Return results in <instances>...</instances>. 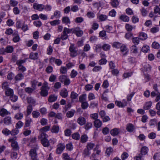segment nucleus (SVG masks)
Returning <instances> with one entry per match:
<instances>
[{
	"label": "nucleus",
	"mask_w": 160,
	"mask_h": 160,
	"mask_svg": "<svg viewBox=\"0 0 160 160\" xmlns=\"http://www.w3.org/2000/svg\"><path fill=\"white\" fill-rule=\"evenodd\" d=\"M50 88L48 86V83L45 82L41 88L40 94L42 96L45 97L48 95V91Z\"/></svg>",
	"instance_id": "f257e3e1"
},
{
	"label": "nucleus",
	"mask_w": 160,
	"mask_h": 160,
	"mask_svg": "<svg viewBox=\"0 0 160 160\" xmlns=\"http://www.w3.org/2000/svg\"><path fill=\"white\" fill-rule=\"evenodd\" d=\"M16 137H15L13 138H10L8 140V142L11 143V145L13 149L16 150L19 149L18 143L16 141Z\"/></svg>",
	"instance_id": "f03ea898"
},
{
	"label": "nucleus",
	"mask_w": 160,
	"mask_h": 160,
	"mask_svg": "<svg viewBox=\"0 0 160 160\" xmlns=\"http://www.w3.org/2000/svg\"><path fill=\"white\" fill-rule=\"evenodd\" d=\"M69 50L70 51V55L72 57H76L78 54L77 51L76 50V48L74 47V45L71 44L69 47Z\"/></svg>",
	"instance_id": "7ed1b4c3"
},
{
	"label": "nucleus",
	"mask_w": 160,
	"mask_h": 160,
	"mask_svg": "<svg viewBox=\"0 0 160 160\" xmlns=\"http://www.w3.org/2000/svg\"><path fill=\"white\" fill-rule=\"evenodd\" d=\"M30 156L32 160H38L37 159V154L35 148L32 149L29 152Z\"/></svg>",
	"instance_id": "20e7f679"
},
{
	"label": "nucleus",
	"mask_w": 160,
	"mask_h": 160,
	"mask_svg": "<svg viewBox=\"0 0 160 160\" xmlns=\"http://www.w3.org/2000/svg\"><path fill=\"white\" fill-rule=\"evenodd\" d=\"M57 149L56 151V152L57 154H60L65 148V145L60 143L57 146Z\"/></svg>",
	"instance_id": "39448f33"
},
{
	"label": "nucleus",
	"mask_w": 160,
	"mask_h": 160,
	"mask_svg": "<svg viewBox=\"0 0 160 160\" xmlns=\"http://www.w3.org/2000/svg\"><path fill=\"white\" fill-rule=\"evenodd\" d=\"M33 8L38 10L39 11H42L44 8V5L42 4H38L37 3H35L33 5Z\"/></svg>",
	"instance_id": "423d86ee"
},
{
	"label": "nucleus",
	"mask_w": 160,
	"mask_h": 160,
	"mask_svg": "<svg viewBox=\"0 0 160 160\" xmlns=\"http://www.w3.org/2000/svg\"><path fill=\"white\" fill-rule=\"evenodd\" d=\"M77 122L80 126H82L86 123V120L84 117L80 116L78 118Z\"/></svg>",
	"instance_id": "0eeeda50"
},
{
	"label": "nucleus",
	"mask_w": 160,
	"mask_h": 160,
	"mask_svg": "<svg viewBox=\"0 0 160 160\" xmlns=\"http://www.w3.org/2000/svg\"><path fill=\"white\" fill-rule=\"evenodd\" d=\"M120 131L119 129L115 128L112 129L110 131V133L112 136H115L118 135L120 133Z\"/></svg>",
	"instance_id": "6e6552de"
},
{
	"label": "nucleus",
	"mask_w": 160,
	"mask_h": 160,
	"mask_svg": "<svg viewBox=\"0 0 160 160\" xmlns=\"http://www.w3.org/2000/svg\"><path fill=\"white\" fill-rule=\"evenodd\" d=\"M120 50L123 55H126L128 52V50L127 46L124 45H122L121 46Z\"/></svg>",
	"instance_id": "1a4fd4ad"
},
{
	"label": "nucleus",
	"mask_w": 160,
	"mask_h": 160,
	"mask_svg": "<svg viewBox=\"0 0 160 160\" xmlns=\"http://www.w3.org/2000/svg\"><path fill=\"white\" fill-rule=\"evenodd\" d=\"M60 94L62 97L65 98L68 96V92L66 89L64 88L61 90Z\"/></svg>",
	"instance_id": "9d476101"
},
{
	"label": "nucleus",
	"mask_w": 160,
	"mask_h": 160,
	"mask_svg": "<svg viewBox=\"0 0 160 160\" xmlns=\"http://www.w3.org/2000/svg\"><path fill=\"white\" fill-rule=\"evenodd\" d=\"M148 149L147 147L145 146L143 147L141 149L140 153V154H141L142 156L145 155L148 153Z\"/></svg>",
	"instance_id": "9b49d317"
},
{
	"label": "nucleus",
	"mask_w": 160,
	"mask_h": 160,
	"mask_svg": "<svg viewBox=\"0 0 160 160\" xmlns=\"http://www.w3.org/2000/svg\"><path fill=\"white\" fill-rule=\"evenodd\" d=\"M135 129L134 126L131 123H128L127 125L126 129L129 132H132Z\"/></svg>",
	"instance_id": "f8f14e48"
},
{
	"label": "nucleus",
	"mask_w": 160,
	"mask_h": 160,
	"mask_svg": "<svg viewBox=\"0 0 160 160\" xmlns=\"http://www.w3.org/2000/svg\"><path fill=\"white\" fill-rule=\"evenodd\" d=\"M94 126L97 128H100L102 125V121L99 119H98L94 120L93 122Z\"/></svg>",
	"instance_id": "ddd939ff"
},
{
	"label": "nucleus",
	"mask_w": 160,
	"mask_h": 160,
	"mask_svg": "<svg viewBox=\"0 0 160 160\" xmlns=\"http://www.w3.org/2000/svg\"><path fill=\"white\" fill-rule=\"evenodd\" d=\"M3 122L6 125H9L12 123L11 118L10 117H6L3 120Z\"/></svg>",
	"instance_id": "4468645a"
},
{
	"label": "nucleus",
	"mask_w": 160,
	"mask_h": 160,
	"mask_svg": "<svg viewBox=\"0 0 160 160\" xmlns=\"http://www.w3.org/2000/svg\"><path fill=\"white\" fill-rule=\"evenodd\" d=\"M41 142L44 147H48L50 145L48 140L47 138H43L41 140Z\"/></svg>",
	"instance_id": "2eb2a0df"
},
{
	"label": "nucleus",
	"mask_w": 160,
	"mask_h": 160,
	"mask_svg": "<svg viewBox=\"0 0 160 160\" xmlns=\"http://www.w3.org/2000/svg\"><path fill=\"white\" fill-rule=\"evenodd\" d=\"M57 99V97L54 95L52 94L49 96L48 101L50 102H52L56 101Z\"/></svg>",
	"instance_id": "dca6fc26"
},
{
	"label": "nucleus",
	"mask_w": 160,
	"mask_h": 160,
	"mask_svg": "<svg viewBox=\"0 0 160 160\" xmlns=\"http://www.w3.org/2000/svg\"><path fill=\"white\" fill-rule=\"evenodd\" d=\"M10 114V113L4 108L2 109L0 111V115L2 117H4L5 115Z\"/></svg>",
	"instance_id": "f3484780"
},
{
	"label": "nucleus",
	"mask_w": 160,
	"mask_h": 160,
	"mask_svg": "<svg viewBox=\"0 0 160 160\" xmlns=\"http://www.w3.org/2000/svg\"><path fill=\"white\" fill-rule=\"evenodd\" d=\"M115 104L119 107H123L126 106L127 104V102L124 101V102L122 103L121 102L117 101L115 102Z\"/></svg>",
	"instance_id": "a211bd4d"
},
{
	"label": "nucleus",
	"mask_w": 160,
	"mask_h": 160,
	"mask_svg": "<svg viewBox=\"0 0 160 160\" xmlns=\"http://www.w3.org/2000/svg\"><path fill=\"white\" fill-rule=\"evenodd\" d=\"M38 54L37 52H32L30 53L29 58L31 59L35 60L38 58Z\"/></svg>",
	"instance_id": "6ab92c4d"
},
{
	"label": "nucleus",
	"mask_w": 160,
	"mask_h": 160,
	"mask_svg": "<svg viewBox=\"0 0 160 160\" xmlns=\"http://www.w3.org/2000/svg\"><path fill=\"white\" fill-rule=\"evenodd\" d=\"M152 102L151 101L147 102L143 106V108L145 110L149 109L151 107Z\"/></svg>",
	"instance_id": "aec40b11"
},
{
	"label": "nucleus",
	"mask_w": 160,
	"mask_h": 160,
	"mask_svg": "<svg viewBox=\"0 0 160 160\" xmlns=\"http://www.w3.org/2000/svg\"><path fill=\"white\" fill-rule=\"evenodd\" d=\"M75 112V111L74 110H72L69 111L67 112L66 115L68 118H70L72 117Z\"/></svg>",
	"instance_id": "412c9836"
},
{
	"label": "nucleus",
	"mask_w": 160,
	"mask_h": 160,
	"mask_svg": "<svg viewBox=\"0 0 160 160\" xmlns=\"http://www.w3.org/2000/svg\"><path fill=\"white\" fill-rule=\"evenodd\" d=\"M92 122H87L85 124L84 127L85 130H88L92 128Z\"/></svg>",
	"instance_id": "4be33fe9"
},
{
	"label": "nucleus",
	"mask_w": 160,
	"mask_h": 160,
	"mask_svg": "<svg viewBox=\"0 0 160 160\" xmlns=\"http://www.w3.org/2000/svg\"><path fill=\"white\" fill-rule=\"evenodd\" d=\"M140 39L142 40H143L146 39L147 38V34L143 32L140 33L139 35Z\"/></svg>",
	"instance_id": "5701e85b"
},
{
	"label": "nucleus",
	"mask_w": 160,
	"mask_h": 160,
	"mask_svg": "<svg viewBox=\"0 0 160 160\" xmlns=\"http://www.w3.org/2000/svg\"><path fill=\"white\" fill-rule=\"evenodd\" d=\"M23 78V75L21 73H19L15 76V79L16 81H18L22 79Z\"/></svg>",
	"instance_id": "b1692460"
},
{
	"label": "nucleus",
	"mask_w": 160,
	"mask_h": 160,
	"mask_svg": "<svg viewBox=\"0 0 160 160\" xmlns=\"http://www.w3.org/2000/svg\"><path fill=\"white\" fill-rule=\"evenodd\" d=\"M59 130V128L58 126L54 125L52 128L51 131L52 132L57 133Z\"/></svg>",
	"instance_id": "393cba45"
},
{
	"label": "nucleus",
	"mask_w": 160,
	"mask_h": 160,
	"mask_svg": "<svg viewBox=\"0 0 160 160\" xmlns=\"http://www.w3.org/2000/svg\"><path fill=\"white\" fill-rule=\"evenodd\" d=\"M6 95L7 96H11L13 94V90L9 88L5 90Z\"/></svg>",
	"instance_id": "a878e982"
},
{
	"label": "nucleus",
	"mask_w": 160,
	"mask_h": 160,
	"mask_svg": "<svg viewBox=\"0 0 160 160\" xmlns=\"http://www.w3.org/2000/svg\"><path fill=\"white\" fill-rule=\"evenodd\" d=\"M120 19L124 22H128L129 20V18L127 16L122 15L120 17Z\"/></svg>",
	"instance_id": "bb28decb"
},
{
	"label": "nucleus",
	"mask_w": 160,
	"mask_h": 160,
	"mask_svg": "<svg viewBox=\"0 0 160 160\" xmlns=\"http://www.w3.org/2000/svg\"><path fill=\"white\" fill-rule=\"evenodd\" d=\"M88 137L86 134L82 135L81 137V142L82 143L86 142L88 140Z\"/></svg>",
	"instance_id": "cd10ccee"
},
{
	"label": "nucleus",
	"mask_w": 160,
	"mask_h": 160,
	"mask_svg": "<svg viewBox=\"0 0 160 160\" xmlns=\"http://www.w3.org/2000/svg\"><path fill=\"white\" fill-rule=\"evenodd\" d=\"M110 3L113 7L117 8L119 4V2L118 0H114Z\"/></svg>",
	"instance_id": "c85d7f7f"
},
{
	"label": "nucleus",
	"mask_w": 160,
	"mask_h": 160,
	"mask_svg": "<svg viewBox=\"0 0 160 160\" xmlns=\"http://www.w3.org/2000/svg\"><path fill=\"white\" fill-rule=\"evenodd\" d=\"M63 23L67 24L70 23V21L69 18L68 17H63L62 19Z\"/></svg>",
	"instance_id": "c756f323"
},
{
	"label": "nucleus",
	"mask_w": 160,
	"mask_h": 160,
	"mask_svg": "<svg viewBox=\"0 0 160 160\" xmlns=\"http://www.w3.org/2000/svg\"><path fill=\"white\" fill-rule=\"evenodd\" d=\"M27 102L29 103L34 104L36 102L35 100L32 97H28L27 98Z\"/></svg>",
	"instance_id": "7c9ffc66"
},
{
	"label": "nucleus",
	"mask_w": 160,
	"mask_h": 160,
	"mask_svg": "<svg viewBox=\"0 0 160 160\" xmlns=\"http://www.w3.org/2000/svg\"><path fill=\"white\" fill-rule=\"evenodd\" d=\"M86 100V95L83 94L80 96L79 97V101L81 102H85Z\"/></svg>",
	"instance_id": "2f4dec72"
},
{
	"label": "nucleus",
	"mask_w": 160,
	"mask_h": 160,
	"mask_svg": "<svg viewBox=\"0 0 160 160\" xmlns=\"http://www.w3.org/2000/svg\"><path fill=\"white\" fill-rule=\"evenodd\" d=\"M130 51L132 53H136L138 52L137 47L135 45H133L130 48Z\"/></svg>",
	"instance_id": "473e14b6"
},
{
	"label": "nucleus",
	"mask_w": 160,
	"mask_h": 160,
	"mask_svg": "<svg viewBox=\"0 0 160 160\" xmlns=\"http://www.w3.org/2000/svg\"><path fill=\"white\" fill-rule=\"evenodd\" d=\"M5 49L6 53H11L13 51V48L12 46H8L6 47Z\"/></svg>",
	"instance_id": "72a5a7b5"
},
{
	"label": "nucleus",
	"mask_w": 160,
	"mask_h": 160,
	"mask_svg": "<svg viewBox=\"0 0 160 160\" xmlns=\"http://www.w3.org/2000/svg\"><path fill=\"white\" fill-rule=\"evenodd\" d=\"M32 119L31 118H28L25 119V126L26 127H28L30 125L31 122H32Z\"/></svg>",
	"instance_id": "f704fd0d"
},
{
	"label": "nucleus",
	"mask_w": 160,
	"mask_h": 160,
	"mask_svg": "<svg viewBox=\"0 0 160 160\" xmlns=\"http://www.w3.org/2000/svg\"><path fill=\"white\" fill-rule=\"evenodd\" d=\"M84 19L81 17H77L74 19V22L76 23H80L83 22Z\"/></svg>",
	"instance_id": "c9c22d12"
},
{
	"label": "nucleus",
	"mask_w": 160,
	"mask_h": 160,
	"mask_svg": "<svg viewBox=\"0 0 160 160\" xmlns=\"http://www.w3.org/2000/svg\"><path fill=\"white\" fill-rule=\"evenodd\" d=\"M35 90V88H31L30 87H27L25 88V91L27 93L31 94Z\"/></svg>",
	"instance_id": "e433bc0d"
},
{
	"label": "nucleus",
	"mask_w": 160,
	"mask_h": 160,
	"mask_svg": "<svg viewBox=\"0 0 160 160\" xmlns=\"http://www.w3.org/2000/svg\"><path fill=\"white\" fill-rule=\"evenodd\" d=\"M14 37L13 38V41L15 42H19L20 40V38L19 36L17 34H13Z\"/></svg>",
	"instance_id": "4c0bfd02"
},
{
	"label": "nucleus",
	"mask_w": 160,
	"mask_h": 160,
	"mask_svg": "<svg viewBox=\"0 0 160 160\" xmlns=\"http://www.w3.org/2000/svg\"><path fill=\"white\" fill-rule=\"evenodd\" d=\"M108 93V91L107 90L105 91L103 93V94L102 95V98L103 100L105 101H107L108 100V98H107V93Z\"/></svg>",
	"instance_id": "58836bf2"
},
{
	"label": "nucleus",
	"mask_w": 160,
	"mask_h": 160,
	"mask_svg": "<svg viewBox=\"0 0 160 160\" xmlns=\"http://www.w3.org/2000/svg\"><path fill=\"white\" fill-rule=\"evenodd\" d=\"M140 38L138 37H134L132 38V42L135 45H138L139 43Z\"/></svg>",
	"instance_id": "ea45409f"
},
{
	"label": "nucleus",
	"mask_w": 160,
	"mask_h": 160,
	"mask_svg": "<svg viewBox=\"0 0 160 160\" xmlns=\"http://www.w3.org/2000/svg\"><path fill=\"white\" fill-rule=\"evenodd\" d=\"M32 110V107L31 105H28L27 107V115H29L31 113Z\"/></svg>",
	"instance_id": "a19ab883"
},
{
	"label": "nucleus",
	"mask_w": 160,
	"mask_h": 160,
	"mask_svg": "<svg viewBox=\"0 0 160 160\" xmlns=\"http://www.w3.org/2000/svg\"><path fill=\"white\" fill-rule=\"evenodd\" d=\"M23 117V114L21 112L17 113L15 116V118L17 120L21 119Z\"/></svg>",
	"instance_id": "79ce46f5"
},
{
	"label": "nucleus",
	"mask_w": 160,
	"mask_h": 160,
	"mask_svg": "<svg viewBox=\"0 0 160 160\" xmlns=\"http://www.w3.org/2000/svg\"><path fill=\"white\" fill-rule=\"evenodd\" d=\"M82 103L81 107L83 109H86L88 106V104L86 101L83 102Z\"/></svg>",
	"instance_id": "37998d69"
},
{
	"label": "nucleus",
	"mask_w": 160,
	"mask_h": 160,
	"mask_svg": "<svg viewBox=\"0 0 160 160\" xmlns=\"http://www.w3.org/2000/svg\"><path fill=\"white\" fill-rule=\"evenodd\" d=\"M152 47L155 49H158L160 47L159 44L156 42H153L152 45Z\"/></svg>",
	"instance_id": "c03bdc74"
},
{
	"label": "nucleus",
	"mask_w": 160,
	"mask_h": 160,
	"mask_svg": "<svg viewBox=\"0 0 160 160\" xmlns=\"http://www.w3.org/2000/svg\"><path fill=\"white\" fill-rule=\"evenodd\" d=\"M32 117L34 118H38L40 115V113L39 112L37 111H33L32 112Z\"/></svg>",
	"instance_id": "a18cd8bd"
},
{
	"label": "nucleus",
	"mask_w": 160,
	"mask_h": 160,
	"mask_svg": "<svg viewBox=\"0 0 160 160\" xmlns=\"http://www.w3.org/2000/svg\"><path fill=\"white\" fill-rule=\"evenodd\" d=\"M110 48V45L107 44H104L102 46V49L104 51L109 50Z\"/></svg>",
	"instance_id": "49530a36"
},
{
	"label": "nucleus",
	"mask_w": 160,
	"mask_h": 160,
	"mask_svg": "<svg viewBox=\"0 0 160 160\" xmlns=\"http://www.w3.org/2000/svg\"><path fill=\"white\" fill-rule=\"evenodd\" d=\"M133 27L131 25L129 24H126L125 25V28L127 31H131Z\"/></svg>",
	"instance_id": "de8ad7c7"
},
{
	"label": "nucleus",
	"mask_w": 160,
	"mask_h": 160,
	"mask_svg": "<svg viewBox=\"0 0 160 160\" xmlns=\"http://www.w3.org/2000/svg\"><path fill=\"white\" fill-rule=\"evenodd\" d=\"M9 85L7 82H4L2 83V88L5 90L8 89L9 88H8Z\"/></svg>",
	"instance_id": "09e8293b"
},
{
	"label": "nucleus",
	"mask_w": 160,
	"mask_h": 160,
	"mask_svg": "<svg viewBox=\"0 0 160 160\" xmlns=\"http://www.w3.org/2000/svg\"><path fill=\"white\" fill-rule=\"evenodd\" d=\"M149 47L148 46L145 45L143 46L142 48V51L144 52L147 53L149 51Z\"/></svg>",
	"instance_id": "8fccbe9b"
},
{
	"label": "nucleus",
	"mask_w": 160,
	"mask_h": 160,
	"mask_svg": "<svg viewBox=\"0 0 160 160\" xmlns=\"http://www.w3.org/2000/svg\"><path fill=\"white\" fill-rule=\"evenodd\" d=\"M54 16L56 18H58L61 17V12L60 11L56 10L54 12Z\"/></svg>",
	"instance_id": "3c124183"
},
{
	"label": "nucleus",
	"mask_w": 160,
	"mask_h": 160,
	"mask_svg": "<svg viewBox=\"0 0 160 160\" xmlns=\"http://www.w3.org/2000/svg\"><path fill=\"white\" fill-rule=\"evenodd\" d=\"M98 114L97 113H92L90 115V118L95 120L98 119Z\"/></svg>",
	"instance_id": "603ef678"
},
{
	"label": "nucleus",
	"mask_w": 160,
	"mask_h": 160,
	"mask_svg": "<svg viewBox=\"0 0 160 160\" xmlns=\"http://www.w3.org/2000/svg\"><path fill=\"white\" fill-rule=\"evenodd\" d=\"M19 132V130L17 128L12 130L11 131V134L12 136H15L18 134Z\"/></svg>",
	"instance_id": "864d4df0"
},
{
	"label": "nucleus",
	"mask_w": 160,
	"mask_h": 160,
	"mask_svg": "<svg viewBox=\"0 0 160 160\" xmlns=\"http://www.w3.org/2000/svg\"><path fill=\"white\" fill-rule=\"evenodd\" d=\"M51 25L55 26L60 23V20H55L50 22Z\"/></svg>",
	"instance_id": "5fc2aeb1"
},
{
	"label": "nucleus",
	"mask_w": 160,
	"mask_h": 160,
	"mask_svg": "<svg viewBox=\"0 0 160 160\" xmlns=\"http://www.w3.org/2000/svg\"><path fill=\"white\" fill-rule=\"evenodd\" d=\"M33 24L37 27H40L42 26V23L40 21H35L33 22Z\"/></svg>",
	"instance_id": "6e6d98bb"
},
{
	"label": "nucleus",
	"mask_w": 160,
	"mask_h": 160,
	"mask_svg": "<svg viewBox=\"0 0 160 160\" xmlns=\"http://www.w3.org/2000/svg\"><path fill=\"white\" fill-rule=\"evenodd\" d=\"M78 94L74 91L71 92L70 95L71 98L73 99H75L78 97Z\"/></svg>",
	"instance_id": "4d7b16f0"
},
{
	"label": "nucleus",
	"mask_w": 160,
	"mask_h": 160,
	"mask_svg": "<svg viewBox=\"0 0 160 160\" xmlns=\"http://www.w3.org/2000/svg\"><path fill=\"white\" fill-rule=\"evenodd\" d=\"M48 137V135L45 132H42L40 135L38 136V138L40 139H43V138H47Z\"/></svg>",
	"instance_id": "13d9d810"
},
{
	"label": "nucleus",
	"mask_w": 160,
	"mask_h": 160,
	"mask_svg": "<svg viewBox=\"0 0 160 160\" xmlns=\"http://www.w3.org/2000/svg\"><path fill=\"white\" fill-rule=\"evenodd\" d=\"M2 133L5 135H8L10 134H11V131L6 128L3 130Z\"/></svg>",
	"instance_id": "bf43d9fd"
},
{
	"label": "nucleus",
	"mask_w": 160,
	"mask_h": 160,
	"mask_svg": "<svg viewBox=\"0 0 160 160\" xmlns=\"http://www.w3.org/2000/svg\"><path fill=\"white\" fill-rule=\"evenodd\" d=\"M94 146L95 144L94 143H88L87 144V148L89 150H91L92 149Z\"/></svg>",
	"instance_id": "052dcab7"
},
{
	"label": "nucleus",
	"mask_w": 160,
	"mask_h": 160,
	"mask_svg": "<svg viewBox=\"0 0 160 160\" xmlns=\"http://www.w3.org/2000/svg\"><path fill=\"white\" fill-rule=\"evenodd\" d=\"M45 71L47 73H50L52 72L53 71V68L52 66H48L46 68Z\"/></svg>",
	"instance_id": "680f3d73"
},
{
	"label": "nucleus",
	"mask_w": 160,
	"mask_h": 160,
	"mask_svg": "<svg viewBox=\"0 0 160 160\" xmlns=\"http://www.w3.org/2000/svg\"><path fill=\"white\" fill-rule=\"evenodd\" d=\"M67 78V76L65 75H61L60 76L59 78L60 81L62 82H64Z\"/></svg>",
	"instance_id": "e2e57ef3"
},
{
	"label": "nucleus",
	"mask_w": 160,
	"mask_h": 160,
	"mask_svg": "<svg viewBox=\"0 0 160 160\" xmlns=\"http://www.w3.org/2000/svg\"><path fill=\"white\" fill-rule=\"evenodd\" d=\"M80 135L78 133H75L72 135V138L75 140H78L80 138Z\"/></svg>",
	"instance_id": "0e129e2a"
},
{
	"label": "nucleus",
	"mask_w": 160,
	"mask_h": 160,
	"mask_svg": "<svg viewBox=\"0 0 160 160\" xmlns=\"http://www.w3.org/2000/svg\"><path fill=\"white\" fill-rule=\"evenodd\" d=\"M50 128V127L49 126H46L40 129V130L41 132H42V131L44 132H47L49 130Z\"/></svg>",
	"instance_id": "69168bd1"
},
{
	"label": "nucleus",
	"mask_w": 160,
	"mask_h": 160,
	"mask_svg": "<svg viewBox=\"0 0 160 160\" xmlns=\"http://www.w3.org/2000/svg\"><path fill=\"white\" fill-rule=\"evenodd\" d=\"M78 72L74 69L72 70L70 74V76L72 78H74L77 75Z\"/></svg>",
	"instance_id": "338daca9"
},
{
	"label": "nucleus",
	"mask_w": 160,
	"mask_h": 160,
	"mask_svg": "<svg viewBox=\"0 0 160 160\" xmlns=\"http://www.w3.org/2000/svg\"><path fill=\"white\" fill-rule=\"evenodd\" d=\"M107 18V16L105 15L101 14L99 17V19L102 21H105Z\"/></svg>",
	"instance_id": "774afa93"
}]
</instances>
